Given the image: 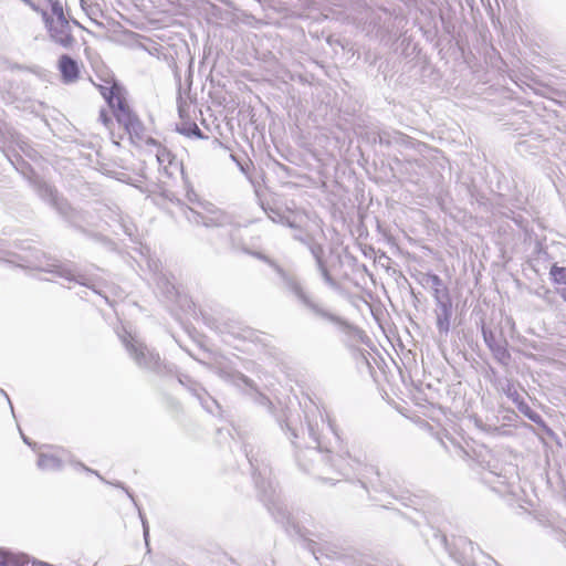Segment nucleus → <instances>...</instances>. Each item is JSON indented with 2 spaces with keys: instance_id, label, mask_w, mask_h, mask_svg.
Here are the masks:
<instances>
[{
  "instance_id": "obj_1",
  "label": "nucleus",
  "mask_w": 566,
  "mask_h": 566,
  "mask_svg": "<svg viewBox=\"0 0 566 566\" xmlns=\"http://www.w3.org/2000/svg\"><path fill=\"white\" fill-rule=\"evenodd\" d=\"M98 82H94L107 107L98 112V122L108 132L112 139L122 138L115 133V122L126 134H138L143 128L142 120L133 109L125 88L116 81L113 74L97 75Z\"/></svg>"
},
{
  "instance_id": "obj_2",
  "label": "nucleus",
  "mask_w": 566,
  "mask_h": 566,
  "mask_svg": "<svg viewBox=\"0 0 566 566\" xmlns=\"http://www.w3.org/2000/svg\"><path fill=\"white\" fill-rule=\"evenodd\" d=\"M45 24L50 36L63 48H71L74 38L71 34V27L62 11L54 12L51 17L45 18Z\"/></svg>"
},
{
  "instance_id": "obj_3",
  "label": "nucleus",
  "mask_w": 566,
  "mask_h": 566,
  "mask_svg": "<svg viewBox=\"0 0 566 566\" xmlns=\"http://www.w3.org/2000/svg\"><path fill=\"white\" fill-rule=\"evenodd\" d=\"M66 458L67 453L62 448L43 446L38 453V467L44 470L59 469Z\"/></svg>"
},
{
  "instance_id": "obj_4",
  "label": "nucleus",
  "mask_w": 566,
  "mask_h": 566,
  "mask_svg": "<svg viewBox=\"0 0 566 566\" xmlns=\"http://www.w3.org/2000/svg\"><path fill=\"white\" fill-rule=\"evenodd\" d=\"M57 70L61 74L62 81L65 84H71L80 78V64L70 55L63 54L57 61Z\"/></svg>"
},
{
  "instance_id": "obj_5",
  "label": "nucleus",
  "mask_w": 566,
  "mask_h": 566,
  "mask_svg": "<svg viewBox=\"0 0 566 566\" xmlns=\"http://www.w3.org/2000/svg\"><path fill=\"white\" fill-rule=\"evenodd\" d=\"M125 347L134 360L139 365L145 364L148 358L154 357V354L150 353L143 343L132 337L129 339H125Z\"/></svg>"
},
{
  "instance_id": "obj_6",
  "label": "nucleus",
  "mask_w": 566,
  "mask_h": 566,
  "mask_svg": "<svg viewBox=\"0 0 566 566\" xmlns=\"http://www.w3.org/2000/svg\"><path fill=\"white\" fill-rule=\"evenodd\" d=\"M549 277L555 287V292L566 302V268L552 265Z\"/></svg>"
},
{
  "instance_id": "obj_7",
  "label": "nucleus",
  "mask_w": 566,
  "mask_h": 566,
  "mask_svg": "<svg viewBox=\"0 0 566 566\" xmlns=\"http://www.w3.org/2000/svg\"><path fill=\"white\" fill-rule=\"evenodd\" d=\"M156 158L166 174L170 175V169L178 166L175 155L165 146L157 145Z\"/></svg>"
},
{
  "instance_id": "obj_8",
  "label": "nucleus",
  "mask_w": 566,
  "mask_h": 566,
  "mask_svg": "<svg viewBox=\"0 0 566 566\" xmlns=\"http://www.w3.org/2000/svg\"><path fill=\"white\" fill-rule=\"evenodd\" d=\"M0 566H33V562L24 554L0 551Z\"/></svg>"
},
{
  "instance_id": "obj_9",
  "label": "nucleus",
  "mask_w": 566,
  "mask_h": 566,
  "mask_svg": "<svg viewBox=\"0 0 566 566\" xmlns=\"http://www.w3.org/2000/svg\"><path fill=\"white\" fill-rule=\"evenodd\" d=\"M177 130L188 137H202L201 130L195 122H185L177 127Z\"/></svg>"
},
{
  "instance_id": "obj_10",
  "label": "nucleus",
  "mask_w": 566,
  "mask_h": 566,
  "mask_svg": "<svg viewBox=\"0 0 566 566\" xmlns=\"http://www.w3.org/2000/svg\"><path fill=\"white\" fill-rule=\"evenodd\" d=\"M495 357L499 359V360H507L510 358V354L507 352L506 348H499L496 352H495Z\"/></svg>"
},
{
  "instance_id": "obj_11",
  "label": "nucleus",
  "mask_w": 566,
  "mask_h": 566,
  "mask_svg": "<svg viewBox=\"0 0 566 566\" xmlns=\"http://www.w3.org/2000/svg\"><path fill=\"white\" fill-rule=\"evenodd\" d=\"M438 326L440 329L448 331V322L439 321Z\"/></svg>"
},
{
  "instance_id": "obj_12",
  "label": "nucleus",
  "mask_w": 566,
  "mask_h": 566,
  "mask_svg": "<svg viewBox=\"0 0 566 566\" xmlns=\"http://www.w3.org/2000/svg\"><path fill=\"white\" fill-rule=\"evenodd\" d=\"M22 437H23V440L24 442H27L28 444H31L30 441L24 437V434L21 432Z\"/></svg>"
}]
</instances>
